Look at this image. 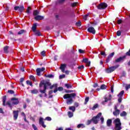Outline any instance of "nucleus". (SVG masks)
<instances>
[{
    "instance_id": "obj_25",
    "label": "nucleus",
    "mask_w": 130,
    "mask_h": 130,
    "mask_svg": "<svg viewBox=\"0 0 130 130\" xmlns=\"http://www.w3.org/2000/svg\"><path fill=\"white\" fill-rule=\"evenodd\" d=\"M7 101V96L4 95L3 96V106H5L6 105V101Z\"/></svg>"
},
{
    "instance_id": "obj_26",
    "label": "nucleus",
    "mask_w": 130,
    "mask_h": 130,
    "mask_svg": "<svg viewBox=\"0 0 130 130\" xmlns=\"http://www.w3.org/2000/svg\"><path fill=\"white\" fill-rule=\"evenodd\" d=\"M33 15L34 16H38L39 15V11L37 10H34Z\"/></svg>"
},
{
    "instance_id": "obj_46",
    "label": "nucleus",
    "mask_w": 130,
    "mask_h": 130,
    "mask_svg": "<svg viewBox=\"0 0 130 130\" xmlns=\"http://www.w3.org/2000/svg\"><path fill=\"white\" fill-rule=\"evenodd\" d=\"M114 54H115V53L114 52H113L112 53H110L109 56L110 57H113V56H114Z\"/></svg>"
},
{
    "instance_id": "obj_27",
    "label": "nucleus",
    "mask_w": 130,
    "mask_h": 130,
    "mask_svg": "<svg viewBox=\"0 0 130 130\" xmlns=\"http://www.w3.org/2000/svg\"><path fill=\"white\" fill-rule=\"evenodd\" d=\"M70 110H72L73 112H75L76 111V107L75 106H71L69 107Z\"/></svg>"
},
{
    "instance_id": "obj_41",
    "label": "nucleus",
    "mask_w": 130,
    "mask_h": 130,
    "mask_svg": "<svg viewBox=\"0 0 130 130\" xmlns=\"http://www.w3.org/2000/svg\"><path fill=\"white\" fill-rule=\"evenodd\" d=\"M30 11H31V8L28 7L26 10V13L27 14H30Z\"/></svg>"
},
{
    "instance_id": "obj_62",
    "label": "nucleus",
    "mask_w": 130,
    "mask_h": 130,
    "mask_svg": "<svg viewBox=\"0 0 130 130\" xmlns=\"http://www.w3.org/2000/svg\"><path fill=\"white\" fill-rule=\"evenodd\" d=\"M71 6H72V7H76V6H77V3H72V4H71Z\"/></svg>"
},
{
    "instance_id": "obj_28",
    "label": "nucleus",
    "mask_w": 130,
    "mask_h": 130,
    "mask_svg": "<svg viewBox=\"0 0 130 130\" xmlns=\"http://www.w3.org/2000/svg\"><path fill=\"white\" fill-rule=\"evenodd\" d=\"M112 58L111 57H110V56L108 55V57L107 58V60H106V63H107L108 62H109V61H110V60H111V59Z\"/></svg>"
},
{
    "instance_id": "obj_33",
    "label": "nucleus",
    "mask_w": 130,
    "mask_h": 130,
    "mask_svg": "<svg viewBox=\"0 0 130 130\" xmlns=\"http://www.w3.org/2000/svg\"><path fill=\"white\" fill-rule=\"evenodd\" d=\"M29 79L30 80H32V81H34V82H35L36 81V79H35V77L33 75H30L29 76Z\"/></svg>"
},
{
    "instance_id": "obj_6",
    "label": "nucleus",
    "mask_w": 130,
    "mask_h": 130,
    "mask_svg": "<svg viewBox=\"0 0 130 130\" xmlns=\"http://www.w3.org/2000/svg\"><path fill=\"white\" fill-rule=\"evenodd\" d=\"M112 97L111 94H109V98L107 96V95H106L104 97V99H105V101L102 102V104H103V105H104V104H105L106 103L108 102V101H110V100H111Z\"/></svg>"
},
{
    "instance_id": "obj_32",
    "label": "nucleus",
    "mask_w": 130,
    "mask_h": 130,
    "mask_svg": "<svg viewBox=\"0 0 130 130\" xmlns=\"http://www.w3.org/2000/svg\"><path fill=\"white\" fill-rule=\"evenodd\" d=\"M106 88H107V86L105 85V84H102L101 86V89L102 90H105V89H106Z\"/></svg>"
},
{
    "instance_id": "obj_16",
    "label": "nucleus",
    "mask_w": 130,
    "mask_h": 130,
    "mask_svg": "<svg viewBox=\"0 0 130 130\" xmlns=\"http://www.w3.org/2000/svg\"><path fill=\"white\" fill-rule=\"evenodd\" d=\"M112 125V120L109 119L107 121V126L109 127H110Z\"/></svg>"
},
{
    "instance_id": "obj_34",
    "label": "nucleus",
    "mask_w": 130,
    "mask_h": 130,
    "mask_svg": "<svg viewBox=\"0 0 130 130\" xmlns=\"http://www.w3.org/2000/svg\"><path fill=\"white\" fill-rule=\"evenodd\" d=\"M98 106H99V105H98V104H95L93 107L92 108V109L93 110H95V109H96V108H98Z\"/></svg>"
},
{
    "instance_id": "obj_64",
    "label": "nucleus",
    "mask_w": 130,
    "mask_h": 130,
    "mask_svg": "<svg viewBox=\"0 0 130 130\" xmlns=\"http://www.w3.org/2000/svg\"><path fill=\"white\" fill-rule=\"evenodd\" d=\"M113 91H114V90H113V86H112L111 87V93H113Z\"/></svg>"
},
{
    "instance_id": "obj_17",
    "label": "nucleus",
    "mask_w": 130,
    "mask_h": 130,
    "mask_svg": "<svg viewBox=\"0 0 130 130\" xmlns=\"http://www.w3.org/2000/svg\"><path fill=\"white\" fill-rule=\"evenodd\" d=\"M36 28H37V23H35L31 27V30L33 32H35L37 30Z\"/></svg>"
},
{
    "instance_id": "obj_35",
    "label": "nucleus",
    "mask_w": 130,
    "mask_h": 130,
    "mask_svg": "<svg viewBox=\"0 0 130 130\" xmlns=\"http://www.w3.org/2000/svg\"><path fill=\"white\" fill-rule=\"evenodd\" d=\"M47 78H49V79H52L54 78V75L52 74H49L47 76Z\"/></svg>"
},
{
    "instance_id": "obj_19",
    "label": "nucleus",
    "mask_w": 130,
    "mask_h": 130,
    "mask_svg": "<svg viewBox=\"0 0 130 130\" xmlns=\"http://www.w3.org/2000/svg\"><path fill=\"white\" fill-rule=\"evenodd\" d=\"M24 33H26V30L21 29L18 32V35H22V34H24Z\"/></svg>"
},
{
    "instance_id": "obj_42",
    "label": "nucleus",
    "mask_w": 130,
    "mask_h": 130,
    "mask_svg": "<svg viewBox=\"0 0 130 130\" xmlns=\"http://www.w3.org/2000/svg\"><path fill=\"white\" fill-rule=\"evenodd\" d=\"M76 26H77L78 27H80V26H81L82 24L81 23V21L78 22L76 23Z\"/></svg>"
},
{
    "instance_id": "obj_49",
    "label": "nucleus",
    "mask_w": 130,
    "mask_h": 130,
    "mask_svg": "<svg viewBox=\"0 0 130 130\" xmlns=\"http://www.w3.org/2000/svg\"><path fill=\"white\" fill-rule=\"evenodd\" d=\"M120 35H121V31H120V30L117 31V36H120Z\"/></svg>"
},
{
    "instance_id": "obj_45",
    "label": "nucleus",
    "mask_w": 130,
    "mask_h": 130,
    "mask_svg": "<svg viewBox=\"0 0 130 130\" xmlns=\"http://www.w3.org/2000/svg\"><path fill=\"white\" fill-rule=\"evenodd\" d=\"M45 120H48V121H50L51 120V118L50 117H46Z\"/></svg>"
},
{
    "instance_id": "obj_24",
    "label": "nucleus",
    "mask_w": 130,
    "mask_h": 130,
    "mask_svg": "<svg viewBox=\"0 0 130 130\" xmlns=\"http://www.w3.org/2000/svg\"><path fill=\"white\" fill-rule=\"evenodd\" d=\"M64 86L67 88V89H71V88L73 87V85L70 84H65Z\"/></svg>"
},
{
    "instance_id": "obj_10",
    "label": "nucleus",
    "mask_w": 130,
    "mask_h": 130,
    "mask_svg": "<svg viewBox=\"0 0 130 130\" xmlns=\"http://www.w3.org/2000/svg\"><path fill=\"white\" fill-rule=\"evenodd\" d=\"M88 32L89 33H92V34H95L96 33V30H95V28L93 27H89L87 29Z\"/></svg>"
},
{
    "instance_id": "obj_4",
    "label": "nucleus",
    "mask_w": 130,
    "mask_h": 130,
    "mask_svg": "<svg viewBox=\"0 0 130 130\" xmlns=\"http://www.w3.org/2000/svg\"><path fill=\"white\" fill-rule=\"evenodd\" d=\"M102 115V113H99L97 114L96 116H94L92 119L91 120H92V122L94 124H97L99 121V119H100V117Z\"/></svg>"
},
{
    "instance_id": "obj_2",
    "label": "nucleus",
    "mask_w": 130,
    "mask_h": 130,
    "mask_svg": "<svg viewBox=\"0 0 130 130\" xmlns=\"http://www.w3.org/2000/svg\"><path fill=\"white\" fill-rule=\"evenodd\" d=\"M77 96V94L75 93H71V94H66L63 95L64 99H69L67 101V104H72L73 102H74V100H73L72 98H75Z\"/></svg>"
},
{
    "instance_id": "obj_5",
    "label": "nucleus",
    "mask_w": 130,
    "mask_h": 130,
    "mask_svg": "<svg viewBox=\"0 0 130 130\" xmlns=\"http://www.w3.org/2000/svg\"><path fill=\"white\" fill-rule=\"evenodd\" d=\"M99 10H104L107 8V4L105 3H102L97 6Z\"/></svg>"
},
{
    "instance_id": "obj_38",
    "label": "nucleus",
    "mask_w": 130,
    "mask_h": 130,
    "mask_svg": "<svg viewBox=\"0 0 130 130\" xmlns=\"http://www.w3.org/2000/svg\"><path fill=\"white\" fill-rule=\"evenodd\" d=\"M64 78H66V75H64V74L60 75L59 76V79H64Z\"/></svg>"
},
{
    "instance_id": "obj_29",
    "label": "nucleus",
    "mask_w": 130,
    "mask_h": 130,
    "mask_svg": "<svg viewBox=\"0 0 130 130\" xmlns=\"http://www.w3.org/2000/svg\"><path fill=\"white\" fill-rule=\"evenodd\" d=\"M119 112L116 110H115L114 112H113V114L115 116H117V115H119Z\"/></svg>"
},
{
    "instance_id": "obj_54",
    "label": "nucleus",
    "mask_w": 130,
    "mask_h": 130,
    "mask_svg": "<svg viewBox=\"0 0 130 130\" xmlns=\"http://www.w3.org/2000/svg\"><path fill=\"white\" fill-rule=\"evenodd\" d=\"M92 121H93L92 120V119L91 120H88L87 121V125H89V124H91V123L92 122Z\"/></svg>"
},
{
    "instance_id": "obj_3",
    "label": "nucleus",
    "mask_w": 130,
    "mask_h": 130,
    "mask_svg": "<svg viewBox=\"0 0 130 130\" xmlns=\"http://www.w3.org/2000/svg\"><path fill=\"white\" fill-rule=\"evenodd\" d=\"M114 124V129L115 130H121L122 127H121V122L120 118H116L113 121Z\"/></svg>"
},
{
    "instance_id": "obj_12",
    "label": "nucleus",
    "mask_w": 130,
    "mask_h": 130,
    "mask_svg": "<svg viewBox=\"0 0 130 130\" xmlns=\"http://www.w3.org/2000/svg\"><path fill=\"white\" fill-rule=\"evenodd\" d=\"M66 68H67V64H61L59 69L61 70L62 73H64V70H66Z\"/></svg>"
},
{
    "instance_id": "obj_63",
    "label": "nucleus",
    "mask_w": 130,
    "mask_h": 130,
    "mask_svg": "<svg viewBox=\"0 0 130 130\" xmlns=\"http://www.w3.org/2000/svg\"><path fill=\"white\" fill-rule=\"evenodd\" d=\"M101 121L102 123H103L104 122V118L103 117L101 118Z\"/></svg>"
},
{
    "instance_id": "obj_44",
    "label": "nucleus",
    "mask_w": 130,
    "mask_h": 130,
    "mask_svg": "<svg viewBox=\"0 0 130 130\" xmlns=\"http://www.w3.org/2000/svg\"><path fill=\"white\" fill-rule=\"evenodd\" d=\"M88 17H89V14H88L85 15L83 17L84 20H85V21L87 20V18H88Z\"/></svg>"
},
{
    "instance_id": "obj_22",
    "label": "nucleus",
    "mask_w": 130,
    "mask_h": 130,
    "mask_svg": "<svg viewBox=\"0 0 130 130\" xmlns=\"http://www.w3.org/2000/svg\"><path fill=\"white\" fill-rule=\"evenodd\" d=\"M8 49H9L8 46H6L4 47V52L5 53H9Z\"/></svg>"
},
{
    "instance_id": "obj_13",
    "label": "nucleus",
    "mask_w": 130,
    "mask_h": 130,
    "mask_svg": "<svg viewBox=\"0 0 130 130\" xmlns=\"http://www.w3.org/2000/svg\"><path fill=\"white\" fill-rule=\"evenodd\" d=\"M43 19H44V16H42L41 15H37L36 17H35V20H36V21L43 20Z\"/></svg>"
},
{
    "instance_id": "obj_39",
    "label": "nucleus",
    "mask_w": 130,
    "mask_h": 130,
    "mask_svg": "<svg viewBox=\"0 0 130 130\" xmlns=\"http://www.w3.org/2000/svg\"><path fill=\"white\" fill-rule=\"evenodd\" d=\"M8 92L11 94H15V91L13 90H8Z\"/></svg>"
},
{
    "instance_id": "obj_11",
    "label": "nucleus",
    "mask_w": 130,
    "mask_h": 130,
    "mask_svg": "<svg viewBox=\"0 0 130 130\" xmlns=\"http://www.w3.org/2000/svg\"><path fill=\"white\" fill-rule=\"evenodd\" d=\"M13 117L14 120H16L18 118V116H19V111H13Z\"/></svg>"
},
{
    "instance_id": "obj_61",
    "label": "nucleus",
    "mask_w": 130,
    "mask_h": 130,
    "mask_svg": "<svg viewBox=\"0 0 130 130\" xmlns=\"http://www.w3.org/2000/svg\"><path fill=\"white\" fill-rule=\"evenodd\" d=\"M74 105H75V107H79V103L77 102H75L74 103Z\"/></svg>"
},
{
    "instance_id": "obj_23",
    "label": "nucleus",
    "mask_w": 130,
    "mask_h": 130,
    "mask_svg": "<svg viewBox=\"0 0 130 130\" xmlns=\"http://www.w3.org/2000/svg\"><path fill=\"white\" fill-rule=\"evenodd\" d=\"M38 90L36 89H34L31 90V94H37L38 93Z\"/></svg>"
},
{
    "instance_id": "obj_51",
    "label": "nucleus",
    "mask_w": 130,
    "mask_h": 130,
    "mask_svg": "<svg viewBox=\"0 0 130 130\" xmlns=\"http://www.w3.org/2000/svg\"><path fill=\"white\" fill-rule=\"evenodd\" d=\"M7 105H8V106L11 108V109H12V104H11L10 102H7Z\"/></svg>"
},
{
    "instance_id": "obj_7",
    "label": "nucleus",
    "mask_w": 130,
    "mask_h": 130,
    "mask_svg": "<svg viewBox=\"0 0 130 130\" xmlns=\"http://www.w3.org/2000/svg\"><path fill=\"white\" fill-rule=\"evenodd\" d=\"M45 71V68L43 67L42 68H38L36 69L37 75L40 77L41 76V72H44Z\"/></svg>"
},
{
    "instance_id": "obj_8",
    "label": "nucleus",
    "mask_w": 130,
    "mask_h": 130,
    "mask_svg": "<svg viewBox=\"0 0 130 130\" xmlns=\"http://www.w3.org/2000/svg\"><path fill=\"white\" fill-rule=\"evenodd\" d=\"M15 11H18L20 12V13H22L25 10V8H24V6H15L14 7Z\"/></svg>"
},
{
    "instance_id": "obj_57",
    "label": "nucleus",
    "mask_w": 130,
    "mask_h": 130,
    "mask_svg": "<svg viewBox=\"0 0 130 130\" xmlns=\"http://www.w3.org/2000/svg\"><path fill=\"white\" fill-rule=\"evenodd\" d=\"M101 55H103L104 56H106V54L105 53V52H101Z\"/></svg>"
},
{
    "instance_id": "obj_37",
    "label": "nucleus",
    "mask_w": 130,
    "mask_h": 130,
    "mask_svg": "<svg viewBox=\"0 0 130 130\" xmlns=\"http://www.w3.org/2000/svg\"><path fill=\"white\" fill-rule=\"evenodd\" d=\"M89 99H90V98L89 97H86L85 99V102H84V104L86 105L87 104V103H88V102H89Z\"/></svg>"
},
{
    "instance_id": "obj_31",
    "label": "nucleus",
    "mask_w": 130,
    "mask_h": 130,
    "mask_svg": "<svg viewBox=\"0 0 130 130\" xmlns=\"http://www.w3.org/2000/svg\"><path fill=\"white\" fill-rule=\"evenodd\" d=\"M78 128H80V127H82V128H84L85 127V125L84 124H79L77 125Z\"/></svg>"
},
{
    "instance_id": "obj_58",
    "label": "nucleus",
    "mask_w": 130,
    "mask_h": 130,
    "mask_svg": "<svg viewBox=\"0 0 130 130\" xmlns=\"http://www.w3.org/2000/svg\"><path fill=\"white\" fill-rule=\"evenodd\" d=\"M92 25H94V26H96L98 24V22L97 21H94L93 22L91 23Z\"/></svg>"
},
{
    "instance_id": "obj_36",
    "label": "nucleus",
    "mask_w": 130,
    "mask_h": 130,
    "mask_svg": "<svg viewBox=\"0 0 130 130\" xmlns=\"http://www.w3.org/2000/svg\"><path fill=\"white\" fill-rule=\"evenodd\" d=\"M26 84H27V85H29L31 87L33 86V84H32V82L29 81V80L26 81Z\"/></svg>"
},
{
    "instance_id": "obj_56",
    "label": "nucleus",
    "mask_w": 130,
    "mask_h": 130,
    "mask_svg": "<svg viewBox=\"0 0 130 130\" xmlns=\"http://www.w3.org/2000/svg\"><path fill=\"white\" fill-rule=\"evenodd\" d=\"M32 126L34 128V130H37V127H36V126L35 125V124H33L32 125Z\"/></svg>"
},
{
    "instance_id": "obj_50",
    "label": "nucleus",
    "mask_w": 130,
    "mask_h": 130,
    "mask_svg": "<svg viewBox=\"0 0 130 130\" xmlns=\"http://www.w3.org/2000/svg\"><path fill=\"white\" fill-rule=\"evenodd\" d=\"M84 65H82V66H79L78 67V70H82L83 69H84Z\"/></svg>"
},
{
    "instance_id": "obj_21",
    "label": "nucleus",
    "mask_w": 130,
    "mask_h": 130,
    "mask_svg": "<svg viewBox=\"0 0 130 130\" xmlns=\"http://www.w3.org/2000/svg\"><path fill=\"white\" fill-rule=\"evenodd\" d=\"M120 115L121 117H124L127 115V113H126V112L123 111L122 113H120Z\"/></svg>"
},
{
    "instance_id": "obj_55",
    "label": "nucleus",
    "mask_w": 130,
    "mask_h": 130,
    "mask_svg": "<svg viewBox=\"0 0 130 130\" xmlns=\"http://www.w3.org/2000/svg\"><path fill=\"white\" fill-rule=\"evenodd\" d=\"M115 111H118V112H120V110L117 109V106H115L114 107Z\"/></svg>"
},
{
    "instance_id": "obj_15",
    "label": "nucleus",
    "mask_w": 130,
    "mask_h": 130,
    "mask_svg": "<svg viewBox=\"0 0 130 130\" xmlns=\"http://www.w3.org/2000/svg\"><path fill=\"white\" fill-rule=\"evenodd\" d=\"M119 67V65H116L115 66H112L111 67H110V69L111 70V72L112 73V72H114L116 69L118 68Z\"/></svg>"
},
{
    "instance_id": "obj_60",
    "label": "nucleus",
    "mask_w": 130,
    "mask_h": 130,
    "mask_svg": "<svg viewBox=\"0 0 130 130\" xmlns=\"http://www.w3.org/2000/svg\"><path fill=\"white\" fill-rule=\"evenodd\" d=\"M66 93H72L74 92V90H66Z\"/></svg>"
},
{
    "instance_id": "obj_47",
    "label": "nucleus",
    "mask_w": 130,
    "mask_h": 130,
    "mask_svg": "<svg viewBox=\"0 0 130 130\" xmlns=\"http://www.w3.org/2000/svg\"><path fill=\"white\" fill-rule=\"evenodd\" d=\"M129 88H130V84L126 85L125 89H126V91H127V90H128V89H129Z\"/></svg>"
},
{
    "instance_id": "obj_1",
    "label": "nucleus",
    "mask_w": 130,
    "mask_h": 130,
    "mask_svg": "<svg viewBox=\"0 0 130 130\" xmlns=\"http://www.w3.org/2000/svg\"><path fill=\"white\" fill-rule=\"evenodd\" d=\"M57 87V84H53L51 85V83L50 82L45 80L42 81L39 84V91L42 94H44L45 97L47 96L46 94V90L47 89H50L51 90L53 89V88H56Z\"/></svg>"
},
{
    "instance_id": "obj_43",
    "label": "nucleus",
    "mask_w": 130,
    "mask_h": 130,
    "mask_svg": "<svg viewBox=\"0 0 130 130\" xmlns=\"http://www.w3.org/2000/svg\"><path fill=\"white\" fill-rule=\"evenodd\" d=\"M82 61L83 62H85V63H87L88 62V61H89V60H88V58H84V59H83Z\"/></svg>"
},
{
    "instance_id": "obj_18",
    "label": "nucleus",
    "mask_w": 130,
    "mask_h": 130,
    "mask_svg": "<svg viewBox=\"0 0 130 130\" xmlns=\"http://www.w3.org/2000/svg\"><path fill=\"white\" fill-rule=\"evenodd\" d=\"M34 32L36 36H41V32H40L39 30H36L35 31H34Z\"/></svg>"
},
{
    "instance_id": "obj_9",
    "label": "nucleus",
    "mask_w": 130,
    "mask_h": 130,
    "mask_svg": "<svg viewBox=\"0 0 130 130\" xmlns=\"http://www.w3.org/2000/svg\"><path fill=\"white\" fill-rule=\"evenodd\" d=\"M11 101H13L12 104H13V105H18V104L20 103L19 99H17L16 98H12L11 99Z\"/></svg>"
},
{
    "instance_id": "obj_52",
    "label": "nucleus",
    "mask_w": 130,
    "mask_h": 130,
    "mask_svg": "<svg viewBox=\"0 0 130 130\" xmlns=\"http://www.w3.org/2000/svg\"><path fill=\"white\" fill-rule=\"evenodd\" d=\"M78 51L79 52V53H84L85 52H84V50L81 49H79L78 50Z\"/></svg>"
},
{
    "instance_id": "obj_40",
    "label": "nucleus",
    "mask_w": 130,
    "mask_h": 130,
    "mask_svg": "<svg viewBox=\"0 0 130 130\" xmlns=\"http://www.w3.org/2000/svg\"><path fill=\"white\" fill-rule=\"evenodd\" d=\"M106 72L107 74H110L111 72V70H110V68L107 69L106 70Z\"/></svg>"
},
{
    "instance_id": "obj_53",
    "label": "nucleus",
    "mask_w": 130,
    "mask_h": 130,
    "mask_svg": "<svg viewBox=\"0 0 130 130\" xmlns=\"http://www.w3.org/2000/svg\"><path fill=\"white\" fill-rule=\"evenodd\" d=\"M45 53H46L45 51H43L41 53V55H42L43 56H45Z\"/></svg>"
},
{
    "instance_id": "obj_48",
    "label": "nucleus",
    "mask_w": 130,
    "mask_h": 130,
    "mask_svg": "<svg viewBox=\"0 0 130 130\" xmlns=\"http://www.w3.org/2000/svg\"><path fill=\"white\" fill-rule=\"evenodd\" d=\"M66 0H59L58 1V4H63V3H64Z\"/></svg>"
},
{
    "instance_id": "obj_30",
    "label": "nucleus",
    "mask_w": 130,
    "mask_h": 130,
    "mask_svg": "<svg viewBox=\"0 0 130 130\" xmlns=\"http://www.w3.org/2000/svg\"><path fill=\"white\" fill-rule=\"evenodd\" d=\"M68 116L70 118L73 117V116H74V113H73V112H72L71 111H69L68 112Z\"/></svg>"
},
{
    "instance_id": "obj_14",
    "label": "nucleus",
    "mask_w": 130,
    "mask_h": 130,
    "mask_svg": "<svg viewBox=\"0 0 130 130\" xmlns=\"http://www.w3.org/2000/svg\"><path fill=\"white\" fill-rule=\"evenodd\" d=\"M39 123H40V124H41V125H42V126H43V127H46V125H45L44 124V121H43V118H40Z\"/></svg>"
},
{
    "instance_id": "obj_59",
    "label": "nucleus",
    "mask_w": 130,
    "mask_h": 130,
    "mask_svg": "<svg viewBox=\"0 0 130 130\" xmlns=\"http://www.w3.org/2000/svg\"><path fill=\"white\" fill-rule=\"evenodd\" d=\"M63 90V88L62 87H58V91H62Z\"/></svg>"
},
{
    "instance_id": "obj_20",
    "label": "nucleus",
    "mask_w": 130,
    "mask_h": 130,
    "mask_svg": "<svg viewBox=\"0 0 130 130\" xmlns=\"http://www.w3.org/2000/svg\"><path fill=\"white\" fill-rule=\"evenodd\" d=\"M123 94H124V91L122 90L121 91H120V92L117 95L118 97H119V98H121V97H122V96H123Z\"/></svg>"
}]
</instances>
